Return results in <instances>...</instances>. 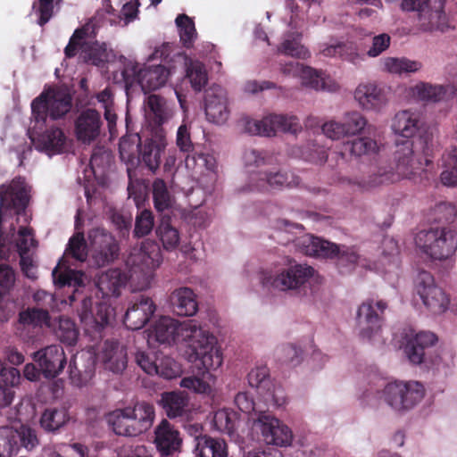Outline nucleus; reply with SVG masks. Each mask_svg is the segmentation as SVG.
Returning <instances> with one entry per match:
<instances>
[{
    "label": "nucleus",
    "instance_id": "obj_45",
    "mask_svg": "<svg viewBox=\"0 0 457 457\" xmlns=\"http://www.w3.org/2000/svg\"><path fill=\"white\" fill-rule=\"evenodd\" d=\"M52 276L54 284L59 287H80L85 285L83 279L84 273L82 271L71 270L69 268L65 269L64 270H61L59 265H57L54 269Z\"/></svg>",
    "mask_w": 457,
    "mask_h": 457
},
{
    "label": "nucleus",
    "instance_id": "obj_16",
    "mask_svg": "<svg viewBox=\"0 0 457 457\" xmlns=\"http://www.w3.org/2000/svg\"><path fill=\"white\" fill-rule=\"evenodd\" d=\"M437 337L430 331L416 332L413 328L404 329L402 346L403 352L412 364L424 362L427 351L436 345Z\"/></svg>",
    "mask_w": 457,
    "mask_h": 457
},
{
    "label": "nucleus",
    "instance_id": "obj_47",
    "mask_svg": "<svg viewBox=\"0 0 457 457\" xmlns=\"http://www.w3.org/2000/svg\"><path fill=\"white\" fill-rule=\"evenodd\" d=\"M175 21L179 29L181 44L186 48H191L197 37L193 19L187 14H179Z\"/></svg>",
    "mask_w": 457,
    "mask_h": 457
},
{
    "label": "nucleus",
    "instance_id": "obj_63",
    "mask_svg": "<svg viewBox=\"0 0 457 457\" xmlns=\"http://www.w3.org/2000/svg\"><path fill=\"white\" fill-rule=\"evenodd\" d=\"M54 0H38L34 2L32 8L38 14L37 23L40 26L46 25L54 14Z\"/></svg>",
    "mask_w": 457,
    "mask_h": 457
},
{
    "label": "nucleus",
    "instance_id": "obj_10",
    "mask_svg": "<svg viewBox=\"0 0 457 457\" xmlns=\"http://www.w3.org/2000/svg\"><path fill=\"white\" fill-rule=\"evenodd\" d=\"M415 289L427 309L434 314L445 312L450 303L445 292L438 287L431 273L421 270L415 280Z\"/></svg>",
    "mask_w": 457,
    "mask_h": 457
},
{
    "label": "nucleus",
    "instance_id": "obj_44",
    "mask_svg": "<svg viewBox=\"0 0 457 457\" xmlns=\"http://www.w3.org/2000/svg\"><path fill=\"white\" fill-rule=\"evenodd\" d=\"M156 234L164 249L174 250L179 244L180 236L179 230L170 224V217H162L156 229Z\"/></svg>",
    "mask_w": 457,
    "mask_h": 457
},
{
    "label": "nucleus",
    "instance_id": "obj_27",
    "mask_svg": "<svg viewBox=\"0 0 457 457\" xmlns=\"http://www.w3.org/2000/svg\"><path fill=\"white\" fill-rule=\"evenodd\" d=\"M102 121L100 113L93 109L83 111L75 121V132L78 140L91 143L100 134Z\"/></svg>",
    "mask_w": 457,
    "mask_h": 457
},
{
    "label": "nucleus",
    "instance_id": "obj_49",
    "mask_svg": "<svg viewBox=\"0 0 457 457\" xmlns=\"http://www.w3.org/2000/svg\"><path fill=\"white\" fill-rule=\"evenodd\" d=\"M64 253L66 256L79 262H85L87 260V245L83 233H75L69 239Z\"/></svg>",
    "mask_w": 457,
    "mask_h": 457
},
{
    "label": "nucleus",
    "instance_id": "obj_2",
    "mask_svg": "<svg viewBox=\"0 0 457 457\" xmlns=\"http://www.w3.org/2000/svg\"><path fill=\"white\" fill-rule=\"evenodd\" d=\"M428 148L423 149V156L414 149L413 141L405 139L395 143L394 152L395 170L382 163L371 164L368 167L367 176L357 178L354 183L361 191H370L383 185L395 183L402 179H411V176L423 170L432 161L428 158Z\"/></svg>",
    "mask_w": 457,
    "mask_h": 457
},
{
    "label": "nucleus",
    "instance_id": "obj_61",
    "mask_svg": "<svg viewBox=\"0 0 457 457\" xmlns=\"http://www.w3.org/2000/svg\"><path fill=\"white\" fill-rule=\"evenodd\" d=\"M112 312V309L104 303H98L95 306L92 312V320L97 330H100L109 323Z\"/></svg>",
    "mask_w": 457,
    "mask_h": 457
},
{
    "label": "nucleus",
    "instance_id": "obj_64",
    "mask_svg": "<svg viewBox=\"0 0 457 457\" xmlns=\"http://www.w3.org/2000/svg\"><path fill=\"white\" fill-rule=\"evenodd\" d=\"M176 144L181 152L193 154L196 151L191 140L189 129L186 124H182L177 130Z\"/></svg>",
    "mask_w": 457,
    "mask_h": 457
},
{
    "label": "nucleus",
    "instance_id": "obj_41",
    "mask_svg": "<svg viewBox=\"0 0 457 457\" xmlns=\"http://www.w3.org/2000/svg\"><path fill=\"white\" fill-rule=\"evenodd\" d=\"M70 420L67 408H47L40 418V426L47 432L58 431Z\"/></svg>",
    "mask_w": 457,
    "mask_h": 457
},
{
    "label": "nucleus",
    "instance_id": "obj_28",
    "mask_svg": "<svg viewBox=\"0 0 457 457\" xmlns=\"http://www.w3.org/2000/svg\"><path fill=\"white\" fill-rule=\"evenodd\" d=\"M36 149L49 155L63 152L66 144V136L62 129L51 127L32 138Z\"/></svg>",
    "mask_w": 457,
    "mask_h": 457
},
{
    "label": "nucleus",
    "instance_id": "obj_33",
    "mask_svg": "<svg viewBox=\"0 0 457 457\" xmlns=\"http://www.w3.org/2000/svg\"><path fill=\"white\" fill-rule=\"evenodd\" d=\"M411 91L420 100L427 102H440L455 95V88L451 85H433L428 82H419Z\"/></svg>",
    "mask_w": 457,
    "mask_h": 457
},
{
    "label": "nucleus",
    "instance_id": "obj_56",
    "mask_svg": "<svg viewBox=\"0 0 457 457\" xmlns=\"http://www.w3.org/2000/svg\"><path fill=\"white\" fill-rule=\"evenodd\" d=\"M154 215L150 210H144L136 217L134 237L140 238L151 233L154 228Z\"/></svg>",
    "mask_w": 457,
    "mask_h": 457
},
{
    "label": "nucleus",
    "instance_id": "obj_5",
    "mask_svg": "<svg viewBox=\"0 0 457 457\" xmlns=\"http://www.w3.org/2000/svg\"><path fill=\"white\" fill-rule=\"evenodd\" d=\"M72 97L65 90L49 87L31 102V114L36 125L44 126L47 118L58 120L71 109Z\"/></svg>",
    "mask_w": 457,
    "mask_h": 457
},
{
    "label": "nucleus",
    "instance_id": "obj_12",
    "mask_svg": "<svg viewBox=\"0 0 457 457\" xmlns=\"http://www.w3.org/2000/svg\"><path fill=\"white\" fill-rule=\"evenodd\" d=\"M300 183L301 179L289 170H260L251 174L249 187L252 191L267 192L296 187Z\"/></svg>",
    "mask_w": 457,
    "mask_h": 457
},
{
    "label": "nucleus",
    "instance_id": "obj_8",
    "mask_svg": "<svg viewBox=\"0 0 457 457\" xmlns=\"http://www.w3.org/2000/svg\"><path fill=\"white\" fill-rule=\"evenodd\" d=\"M31 187L21 176L0 185V224L4 217L21 215L30 200Z\"/></svg>",
    "mask_w": 457,
    "mask_h": 457
},
{
    "label": "nucleus",
    "instance_id": "obj_31",
    "mask_svg": "<svg viewBox=\"0 0 457 457\" xmlns=\"http://www.w3.org/2000/svg\"><path fill=\"white\" fill-rule=\"evenodd\" d=\"M20 371L13 367H6L0 361V408L10 405L14 397L13 387L20 383Z\"/></svg>",
    "mask_w": 457,
    "mask_h": 457
},
{
    "label": "nucleus",
    "instance_id": "obj_9",
    "mask_svg": "<svg viewBox=\"0 0 457 457\" xmlns=\"http://www.w3.org/2000/svg\"><path fill=\"white\" fill-rule=\"evenodd\" d=\"M121 74L127 86L137 84L145 93H147L164 86L170 72L163 65L140 68L138 63H128Z\"/></svg>",
    "mask_w": 457,
    "mask_h": 457
},
{
    "label": "nucleus",
    "instance_id": "obj_18",
    "mask_svg": "<svg viewBox=\"0 0 457 457\" xmlns=\"http://www.w3.org/2000/svg\"><path fill=\"white\" fill-rule=\"evenodd\" d=\"M299 127L298 119L295 116L283 114H270L261 120H247L245 130L253 135L271 136L277 131L295 133Z\"/></svg>",
    "mask_w": 457,
    "mask_h": 457
},
{
    "label": "nucleus",
    "instance_id": "obj_46",
    "mask_svg": "<svg viewBox=\"0 0 457 457\" xmlns=\"http://www.w3.org/2000/svg\"><path fill=\"white\" fill-rule=\"evenodd\" d=\"M80 56L85 62L100 66L107 59L106 46L97 41L84 42L81 46Z\"/></svg>",
    "mask_w": 457,
    "mask_h": 457
},
{
    "label": "nucleus",
    "instance_id": "obj_23",
    "mask_svg": "<svg viewBox=\"0 0 457 457\" xmlns=\"http://www.w3.org/2000/svg\"><path fill=\"white\" fill-rule=\"evenodd\" d=\"M227 92L220 86L208 88L204 95V110L208 120L223 124L229 117Z\"/></svg>",
    "mask_w": 457,
    "mask_h": 457
},
{
    "label": "nucleus",
    "instance_id": "obj_55",
    "mask_svg": "<svg viewBox=\"0 0 457 457\" xmlns=\"http://www.w3.org/2000/svg\"><path fill=\"white\" fill-rule=\"evenodd\" d=\"M343 126L346 136L361 133L367 124V120L358 112H348L343 119Z\"/></svg>",
    "mask_w": 457,
    "mask_h": 457
},
{
    "label": "nucleus",
    "instance_id": "obj_48",
    "mask_svg": "<svg viewBox=\"0 0 457 457\" xmlns=\"http://www.w3.org/2000/svg\"><path fill=\"white\" fill-rule=\"evenodd\" d=\"M187 77L195 91H201L208 81L205 66L199 61L187 62Z\"/></svg>",
    "mask_w": 457,
    "mask_h": 457
},
{
    "label": "nucleus",
    "instance_id": "obj_30",
    "mask_svg": "<svg viewBox=\"0 0 457 457\" xmlns=\"http://www.w3.org/2000/svg\"><path fill=\"white\" fill-rule=\"evenodd\" d=\"M127 281V275L120 269H110L98 277L96 287L103 297L119 296Z\"/></svg>",
    "mask_w": 457,
    "mask_h": 457
},
{
    "label": "nucleus",
    "instance_id": "obj_38",
    "mask_svg": "<svg viewBox=\"0 0 457 457\" xmlns=\"http://www.w3.org/2000/svg\"><path fill=\"white\" fill-rule=\"evenodd\" d=\"M146 105L148 108L146 117L149 121L155 126V131L162 129L161 126L165 123L172 114L167 101L163 97L153 94L147 97Z\"/></svg>",
    "mask_w": 457,
    "mask_h": 457
},
{
    "label": "nucleus",
    "instance_id": "obj_42",
    "mask_svg": "<svg viewBox=\"0 0 457 457\" xmlns=\"http://www.w3.org/2000/svg\"><path fill=\"white\" fill-rule=\"evenodd\" d=\"M152 195L154 206L158 212L172 208L174 196L162 179H155L153 181Z\"/></svg>",
    "mask_w": 457,
    "mask_h": 457
},
{
    "label": "nucleus",
    "instance_id": "obj_17",
    "mask_svg": "<svg viewBox=\"0 0 457 457\" xmlns=\"http://www.w3.org/2000/svg\"><path fill=\"white\" fill-rule=\"evenodd\" d=\"M314 274V269L307 264H291L277 274L267 278V284L280 291L295 290L303 286Z\"/></svg>",
    "mask_w": 457,
    "mask_h": 457
},
{
    "label": "nucleus",
    "instance_id": "obj_40",
    "mask_svg": "<svg viewBox=\"0 0 457 457\" xmlns=\"http://www.w3.org/2000/svg\"><path fill=\"white\" fill-rule=\"evenodd\" d=\"M141 137L137 133L123 136L119 144L120 157L122 162L130 166H135L139 162Z\"/></svg>",
    "mask_w": 457,
    "mask_h": 457
},
{
    "label": "nucleus",
    "instance_id": "obj_50",
    "mask_svg": "<svg viewBox=\"0 0 457 457\" xmlns=\"http://www.w3.org/2000/svg\"><path fill=\"white\" fill-rule=\"evenodd\" d=\"M386 69L395 74L416 72L421 68V63L407 58L388 57L384 62Z\"/></svg>",
    "mask_w": 457,
    "mask_h": 457
},
{
    "label": "nucleus",
    "instance_id": "obj_29",
    "mask_svg": "<svg viewBox=\"0 0 457 457\" xmlns=\"http://www.w3.org/2000/svg\"><path fill=\"white\" fill-rule=\"evenodd\" d=\"M101 358L105 369L113 373H120L127 367L126 348L116 340H106L104 342Z\"/></svg>",
    "mask_w": 457,
    "mask_h": 457
},
{
    "label": "nucleus",
    "instance_id": "obj_51",
    "mask_svg": "<svg viewBox=\"0 0 457 457\" xmlns=\"http://www.w3.org/2000/svg\"><path fill=\"white\" fill-rule=\"evenodd\" d=\"M93 26L86 24L79 29H77L71 37L68 45L64 48V54L67 58L74 57L79 48L81 49L82 40L89 37L93 33Z\"/></svg>",
    "mask_w": 457,
    "mask_h": 457
},
{
    "label": "nucleus",
    "instance_id": "obj_21",
    "mask_svg": "<svg viewBox=\"0 0 457 457\" xmlns=\"http://www.w3.org/2000/svg\"><path fill=\"white\" fill-rule=\"evenodd\" d=\"M33 358L46 378H56L67 364L64 350L59 345H51L38 350Z\"/></svg>",
    "mask_w": 457,
    "mask_h": 457
},
{
    "label": "nucleus",
    "instance_id": "obj_25",
    "mask_svg": "<svg viewBox=\"0 0 457 457\" xmlns=\"http://www.w3.org/2000/svg\"><path fill=\"white\" fill-rule=\"evenodd\" d=\"M154 435V444L161 455L170 456L179 451L182 443L179 432L168 420H162L156 427Z\"/></svg>",
    "mask_w": 457,
    "mask_h": 457
},
{
    "label": "nucleus",
    "instance_id": "obj_15",
    "mask_svg": "<svg viewBox=\"0 0 457 457\" xmlns=\"http://www.w3.org/2000/svg\"><path fill=\"white\" fill-rule=\"evenodd\" d=\"M387 308V303L379 300L374 302L372 299L364 301L358 308L356 314V322L360 330V336L362 338L370 339L378 333L384 321V312Z\"/></svg>",
    "mask_w": 457,
    "mask_h": 457
},
{
    "label": "nucleus",
    "instance_id": "obj_24",
    "mask_svg": "<svg viewBox=\"0 0 457 457\" xmlns=\"http://www.w3.org/2000/svg\"><path fill=\"white\" fill-rule=\"evenodd\" d=\"M167 142L163 129L154 131L151 137H146L139 152V162H142L151 171L154 172L161 164Z\"/></svg>",
    "mask_w": 457,
    "mask_h": 457
},
{
    "label": "nucleus",
    "instance_id": "obj_39",
    "mask_svg": "<svg viewBox=\"0 0 457 457\" xmlns=\"http://www.w3.org/2000/svg\"><path fill=\"white\" fill-rule=\"evenodd\" d=\"M303 247L306 255L334 258L338 253V245L318 237H308L303 242Z\"/></svg>",
    "mask_w": 457,
    "mask_h": 457
},
{
    "label": "nucleus",
    "instance_id": "obj_26",
    "mask_svg": "<svg viewBox=\"0 0 457 457\" xmlns=\"http://www.w3.org/2000/svg\"><path fill=\"white\" fill-rule=\"evenodd\" d=\"M281 72L287 76H300L303 85L310 88L315 90H331L330 87H327L326 80L323 78L322 73L311 67L303 66L299 62L292 61L285 63L281 67Z\"/></svg>",
    "mask_w": 457,
    "mask_h": 457
},
{
    "label": "nucleus",
    "instance_id": "obj_58",
    "mask_svg": "<svg viewBox=\"0 0 457 457\" xmlns=\"http://www.w3.org/2000/svg\"><path fill=\"white\" fill-rule=\"evenodd\" d=\"M456 209L450 203L442 202L432 210L433 220L437 223H451L456 217Z\"/></svg>",
    "mask_w": 457,
    "mask_h": 457
},
{
    "label": "nucleus",
    "instance_id": "obj_20",
    "mask_svg": "<svg viewBox=\"0 0 457 457\" xmlns=\"http://www.w3.org/2000/svg\"><path fill=\"white\" fill-rule=\"evenodd\" d=\"M345 151L349 152L352 156L356 158L365 157L372 160L369 165H363L360 168L361 174L348 179L349 184L356 187L354 180L358 178L367 176L368 167L371 164L382 163L379 155V145L378 142L369 137H359L353 140H349L344 144Z\"/></svg>",
    "mask_w": 457,
    "mask_h": 457
},
{
    "label": "nucleus",
    "instance_id": "obj_6",
    "mask_svg": "<svg viewBox=\"0 0 457 457\" xmlns=\"http://www.w3.org/2000/svg\"><path fill=\"white\" fill-rule=\"evenodd\" d=\"M445 2L446 0H403L400 8L403 12L417 13V30L443 32L448 28L445 12Z\"/></svg>",
    "mask_w": 457,
    "mask_h": 457
},
{
    "label": "nucleus",
    "instance_id": "obj_53",
    "mask_svg": "<svg viewBox=\"0 0 457 457\" xmlns=\"http://www.w3.org/2000/svg\"><path fill=\"white\" fill-rule=\"evenodd\" d=\"M303 351L293 344L282 345L276 350L279 361L290 367H295L302 361Z\"/></svg>",
    "mask_w": 457,
    "mask_h": 457
},
{
    "label": "nucleus",
    "instance_id": "obj_13",
    "mask_svg": "<svg viewBox=\"0 0 457 457\" xmlns=\"http://www.w3.org/2000/svg\"><path fill=\"white\" fill-rule=\"evenodd\" d=\"M91 256L95 264L104 267L112 262L119 256L120 246L114 237L102 228L88 231Z\"/></svg>",
    "mask_w": 457,
    "mask_h": 457
},
{
    "label": "nucleus",
    "instance_id": "obj_32",
    "mask_svg": "<svg viewBox=\"0 0 457 457\" xmlns=\"http://www.w3.org/2000/svg\"><path fill=\"white\" fill-rule=\"evenodd\" d=\"M355 100L366 110L380 108L386 102L383 90L374 83H361L354 91Z\"/></svg>",
    "mask_w": 457,
    "mask_h": 457
},
{
    "label": "nucleus",
    "instance_id": "obj_36",
    "mask_svg": "<svg viewBox=\"0 0 457 457\" xmlns=\"http://www.w3.org/2000/svg\"><path fill=\"white\" fill-rule=\"evenodd\" d=\"M195 451L196 452L195 457H228L226 442L207 435L195 436Z\"/></svg>",
    "mask_w": 457,
    "mask_h": 457
},
{
    "label": "nucleus",
    "instance_id": "obj_54",
    "mask_svg": "<svg viewBox=\"0 0 457 457\" xmlns=\"http://www.w3.org/2000/svg\"><path fill=\"white\" fill-rule=\"evenodd\" d=\"M185 163L187 169L205 168L208 170H214L216 167V160L213 155L198 152L197 150L193 154L187 155Z\"/></svg>",
    "mask_w": 457,
    "mask_h": 457
},
{
    "label": "nucleus",
    "instance_id": "obj_19",
    "mask_svg": "<svg viewBox=\"0 0 457 457\" xmlns=\"http://www.w3.org/2000/svg\"><path fill=\"white\" fill-rule=\"evenodd\" d=\"M50 321L47 310L29 307L19 313L17 333L24 341L33 340L44 327H50Z\"/></svg>",
    "mask_w": 457,
    "mask_h": 457
},
{
    "label": "nucleus",
    "instance_id": "obj_59",
    "mask_svg": "<svg viewBox=\"0 0 457 457\" xmlns=\"http://www.w3.org/2000/svg\"><path fill=\"white\" fill-rule=\"evenodd\" d=\"M278 51L286 55L296 58H306L309 56L307 49L295 37L284 39L278 47Z\"/></svg>",
    "mask_w": 457,
    "mask_h": 457
},
{
    "label": "nucleus",
    "instance_id": "obj_43",
    "mask_svg": "<svg viewBox=\"0 0 457 457\" xmlns=\"http://www.w3.org/2000/svg\"><path fill=\"white\" fill-rule=\"evenodd\" d=\"M212 423L216 430L231 436L237 429L238 414L227 408L218 410L213 414Z\"/></svg>",
    "mask_w": 457,
    "mask_h": 457
},
{
    "label": "nucleus",
    "instance_id": "obj_4",
    "mask_svg": "<svg viewBox=\"0 0 457 457\" xmlns=\"http://www.w3.org/2000/svg\"><path fill=\"white\" fill-rule=\"evenodd\" d=\"M154 419V408L147 403H137L134 408L116 410L108 417L115 434L136 436L148 430Z\"/></svg>",
    "mask_w": 457,
    "mask_h": 457
},
{
    "label": "nucleus",
    "instance_id": "obj_11",
    "mask_svg": "<svg viewBox=\"0 0 457 457\" xmlns=\"http://www.w3.org/2000/svg\"><path fill=\"white\" fill-rule=\"evenodd\" d=\"M38 443L36 431L28 426L21 425L19 429L0 428V457L16 455L21 447L31 451Z\"/></svg>",
    "mask_w": 457,
    "mask_h": 457
},
{
    "label": "nucleus",
    "instance_id": "obj_57",
    "mask_svg": "<svg viewBox=\"0 0 457 457\" xmlns=\"http://www.w3.org/2000/svg\"><path fill=\"white\" fill-rule=\"evenodd\" d=\"M157 369L158 373H155V375L165 379H172L178 377L181 371L180 365L170 356L159 357Z\"/></svg>",
    "mask_w": 457,
    "mask_h": 457
},
{
    "label": "nucleus",
    "instance_id": "obj_35",
    "mask_svg": "<svg viewBox=\"0 0 457 457\" xmlns=\"http://www.w3.org/2000/svg\"><path fill=\"white\" fill-rule=\"evenodd\" d=\"M170 303L179 316H193L198 310L196 296L189 287H180L172 292Z\"/></svg>",
    "mask_w": 457,
    "mask_h": 457
},
{
    "label": "nucleus",
    "instance_id": "obj_7",
    "mask_svg": "<svg viewBox=\"0 0 457 457\" xmlns=\"http://www.w3.org/2000/svg\"><path fill=\"white\" fill-rule=\"evenodd\" d=\"M380 398L397 411H408L417 405L425 395L423 385L418 381H394L387 383L382 391H378Z\"/></svg>",
    "mask_w": 457,
    "mask_h": 457
},
{
    "label": "nucleus",
    "instance_id": "obj_22",
    "mask_svg": "<svg viewBox=\"0 0 457 457\" xmlns=\"http://www.w3.org/2000/svg\"><path fill=\"white\" fill-rule=\"evenodd\" d=\"M155 311L156 306L149 296L135 295L124 315L123 323L128 329H140L150 320Z\"/></svg>",
    "mask_w": 457,
    "mask_h": 457
},
{
    "label": "nucleus",
    "instance_id": "obj_3",
    "mask_svg": "<svg viewBox=\"0 0 457 457\" xmlns=\"http://www.w3.org/2000/svg\"><path fill=\"white\" fill-rule=\"evenodd\" d=\"M417 249L430 260L450 258L457 249V231L449 227H436L419 231L415 236Z\"/></svg>",
    "mask_w": 457,
    "mask_h": 457
},
{
    "label": "nucleus",
    "instance_id": "obj_14",
    "mask_svg": "<svg viewBox=\"0 0 457 457\" xmlns=\"http://www.w3.org/2000/svg\"><path fill=\"white\" fill-rule=\"evenodd\" d=\"M253 427L261 431L267 445L287 446L292 442L290 428L269 411H260L253 419Z\"/></svg>",
    "mask_w": 457,
    "mask_h": 457
},
{
    "label": "nucleus",
    "instance_id": "obj_60",
    "mask_svg": "<svg viewBox=\"0 0 457 457\" xmlns=\"http://www.w3.org/2000/svg\"><path fill=\"white\" fill-rule=\"evenodd\" d=\"M140 252L142 260L145 262L146 266L156 268L160 265L162 255L160 248L157 245L151 242L143 243L140 248Z\"/></svg>",
    "mask_w": 457,
    "mask_h": 457
},
{
    "label": "nucleus",
    "instance_id": "obj_52",
    "mask_svg": "<svg viewBox=\"0 0 457 457\" xmlns=\"http://www.w3.org/2000/svg\"><path fill=\"white\" fill-rule=\"evenodd\" d=\"M56 336L61 342L68 345H73L77 342L79 332L75 323L70 318L61 317Z\"/></svg>",
    "mask_w": 457,
    "mask_h": 457
},
{
    "label": "nucleus",
    "instance_id": "obj_62",
    "mask_svg": "<svg viewBox=\"0 0 457 457\" xmlns=\"http://www.w3.org/2000/svg\"><path fill=\"white\" fill-rule=\"evenodd\" d=\"M159 356L145 352H137L135 355L137 364L148 375L158 373Z\"/></svg>",
    "mask_w": 457,
    "mask_h": 457
},
{
    "label": "nucleus",
    "instance_id": "obj_37",
    "mask_svg": "<svg viewBox=\"0 0 457 457\" xmlns=\"http://www.w3.org/2000/svg\"><path fill=\"white\" fill-rule=\"evenodd\" d=\"M159 403L170 419H175L186 414L188 397L182 392H164L161 395Z\"/></svg>",
    "mask_w": 457,
    "mask_h": 457
},
{
    "label": "nucleus",
    "instance_id": "obj_1",
    "mask_svg": "<svg viewBox=\"0 0 457 457\" xmlns=\"http://www.w3.org/2000/svg\"><path fill=\"white\" fill-rule=\"evenodd\" d=\"M151 333L156 341L161 344H171L180 338L187 342L190 350L189 361H199L205 373L210 375V370H216L222 364V353L216 347V337L208 331L193 324L192 321L180 324L170 317H161L153 326Z\"/></svg>",
    "mask_w": 457,
    "mask_h": 457
},
{
    "label": "nucleus",
    "instance_id": "obj_34",
    "mask_svg": "<svg viewBox=\"0 0 457 457\" xmlns=\"http://www.w3.org/2000/svg\"><path fill=\"white\" fill-rule=\"evenodd\" d=\"M391 128L395 134L411 139L420 129V115L410 110L398 112L393 118Z\"/></svg>",
    "mask_w": 457,
    "mask_h": 457
}]
</instances>
